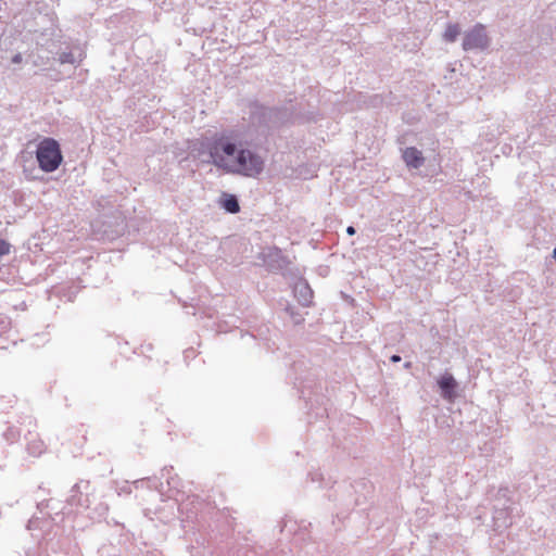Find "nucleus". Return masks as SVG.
Wrapping results in <instances>:
<instances>
[{"instance_id": "1", "label": "nucleus", "mask_w": 556, "mask_h": 556, "mask_svg": "<svg viewBox=\"0 0 556 556\" xmlns=\"http://www.w3.org/2000/svg\"><path fill=\"white\" fill-rule=\"evenodd\" d=\"M203 148L210 157L206 162L227 173L257 177L264 170L263 157L242 148L238 135L232 130L215 134L206 139Z\"/></svg>"}, {"instance_id": "2", "label": "nucleus", "mask_w": 556, "mask_h": 556, "mask_svg": "<svg viewBox=\"0 0 556 556\" xmlns=\"http://www.w3.org/2000/svg\"><path fill=\"white\" fill-rule=\"evenodd\" d=\"M36 159L40 169L52 173L59 168L63 155L59 142L53 138H45L37 146Z\"/></svg>"}, {"instance_id": "3", "label": "nucleus", "mask_w": 556, "mask_h": 556, "mask_svg": "<svg viewBox=\"0 0 556 556\" xmlns=\"http://www.w3.org/2000/svg\"><path fill=\"white\" fill-rule=\"evenodd\" d=\"M489 46V38L485 33L484 26L477 24L472 29L467 31L463 39V49L465 51L470 50H483Z\"/></svg>"}, {"instance_id": "4", "label": "nucleus", "mask_w": 556, "mask_h": 556, "mask_svg": "<svg viewBox=\"0 0 556 556\" xmlns=\"http://www.w3.org/2000/svg\"><path fill=\"white\" fill-rule=\"evenodd\" d=\"M264 262L267 267L273 271H280L286 269L290 262L288 257L278 248H271L265 253Z\"/></svg>"}, {"instance_id": "5", "label": "nucleus", "mask_w": 556, "mask_h": 556, "mask_svg": "<svg viewBox=\"0 0 556 556\" xmlns=\"http://www.w3.org/2000/svg\"><path fill=\"white\" fill-rule=\"evenodd\" d=\"M438 386L441 390V395L443 399L452 401L457 396V387L458 383L455 378L451 374H444L438 380Z\"/></svg>"}, {"instance_id": "6", "label": "nucleus", "mask_w": 556, "mask_h": 556, "mask_svg": "<svg viewBox=\"0 0 556 556\" xmlns=\"http://www.w3.org/2000/svg\"><path fill=\"white\" fill-rule=\"evenodd\" d=\"M293 292L302 306H309L313 300V290L305 280L296 282Z\"/></svg>"}, {"instance_id": "7", "label": "nucleus", "mask_w": 556, "mask_h": 556, "mask_svg": "<svg viewBox=\"0 0 556 556\" xmlns=\"http://www.w3.org/2000/svg\"><path fill=\"white\" fill-rule=\"evenodd\" d=\"M493 522L497 529L508 528L513 523L510 508H505L500 505L494 506Z\"/></svg>"}, {"instance_id": "8", "label": "nucleus", "mask_w": 556, "mask_h": 556, "mask_svg": "<svg viewBox=\"0 0 556 556\" xmlns=\"http://www.w3.org/2000/svg\"><path fill=\"white\" fill-rule=\"evenodd\" d=\"M403 160L406 165L412 168H419L425 162L421 151L414 147H409L404 150Z\"/></svg>"}, {"instance_id": "9", "label": "nucleus", "mask_w": 556, "mask_h": 556, "mask_svg": "<svg viewBox=\"0 0 556 556\" xmlns=\"http://www.w3.org/2000/svg\"><path fill=\"white\" fill-rule=\"evenodd\" d=\"M80 488H81L80 483H77L72 488V490H71L72 494L68 497L67 502L72 506L88 508L90 505L89 497H88V495H86L85 497L83 496Z\"/></svg>"}, {"instance_id": "10", "label": "nucleus", "mask_w": 556, "mask_h": 556, "mask_svg": "<svg viewBox=\"0 0 556 556\" xmlns=\"http://www.w3.org/2000/svg\"><path fill=\"white\" fill-rule=\"evenodd\" d=\"M219 203L220 206L230 214L240 212L239 200L235 194L223 193Z\"/></svg>"}, {"instance_id": "11", "label": "nucleus", "mask_w": 556, "mask_h": 556, "mask_svg": "<svg viewBox=\"0 0 556 556\" xmlns=\"http://www.w3.org/2000/svg\"><path fill=\"white\" fill-rule=\"evenodd\" d=\"M500 505L505 508H510L511 498L508 488H500L493 498V507Z\"/></svg>"}, {"instance_id": "12", "label": "nucleus", "mask_w": 556, "mask_h": 556, "mask_svg": "<svg viewBox=\"0 0 556 556\" xmlns=\"http://www.w3.org/2000/svg\"><path fill=\"white\" fill-rule=\"evenodd\" d=\"M460 34V27L458 24H448L444 31V40L447 42H454Z\"/></svg>"}, {"instance_id": "13", "label": "nucleus", "mask_w": 556, "mask_h": 556, "mask_svg": "<svg viewBox=\"0 0 556 556\" xmlns=\"http://www.w3.org/2000/svg\"><path fill=\"white\" fill-rule=\"evenodd\" d=\"M58 60L61 64H76L77 63L75 55L71 51H64V52L59 53Z\"/></svg>"}, {"instance_id": "14", "label": "nucleus", "mask_w": 556, "mask_h": 556, "mask_svg": "<svg viewBox=\"0 0 556 556\" xmlns=\"http://www.w3.org/2000/svg\"><path fill=\"white\" fill-rule=\"evenodd\" d=\"M28 451L31 455H39L43 451V444L42 442H34L31 444H28Z\"/></svg>"}, {"instance_id": "15", "label": "nucleus", "mask_w": 556, "mask_h": 556, "mask_svg": "<svg viewBox=\"0 0 556 556\" xmlns=\"http://www.w3.org/2000/svg\"><path fill=\"white\" fill-rule=\"evenodd\" d=\"M10 326H11L10 318H8L5 316H0V334L5 333L10 329Z\"/></svg>"}, {"instance_id": "16", "label": "nucleus", "mask_w": 556, "mask_h": 556, "mask_svg": "<svg viewBox=\"0 0 556 556\" xmlns=\"http://www.w3.org/2000/svg\"><path fill=\"white\" fill-rule=\"evenodd\" d=\"M10 253V243L5 240L0 239V256L7 255Z\"/></svg>"}, {"instance_id": "17", "label": "nucleus", "mask_w": 556, "mask_h": 556, "mask_svg": "<svg viewBox=\"0 0 556 556\" xmlns=\"http://www.w3.org/2000/svg\"><path fill=\"white\" fill-rule=\"evenodd\" d=\"M23 60V56L21 53H16L15 55H13L12 58V63L14 64H20Z\"/></svg>"}, {"instance_id": "18", "label": "nucleus", "mask_w": 556, "mask_h": 556, "mask_svg": "<svg viewBox=\"0 0 556 556\" xmlns=\"http://www.w3.org/2000/svg\"><path fill=\"white\" fill-rule=\"evenodd\" d=\"M390 361H391L392 363H399V362H401V356H400V355H397V354H394V355H392V356L390 357Z\"/></svg>"}, {"instance_id": "19", "label": "nucleus", "mask_w": 556, "mask_h": 556, "mask_svg": "<svg viewBox=\"0 0 556 556\" xmlns=\"http://www.w3.org/2000/svg\"><path fill=\"white\" fill-rule=\"evenodd\" d=\"M355 232H356V230H355V228H354L353 226H349V227L346 228V233H348L349 236H353V235H355Z\"/></svg>"}, {"instance_id": "20", "label": "nucleus", "mask_w": 556, "mask_h": 556, "mask_svg": "<svg viewBox=\"0 0 556 556\" xmlns=\"http://www.w3.org/2000/svg\"><path fill=\"white\" fill-rule=\"evenodd\" d=\"M404 367L407 368V369L410 368L412 367V363L410 362L405 363Z\"/></svg>"}, {"instance_id": "21", "label": "nucleus", "mask_w": 556, "mask_h": 556, "mask_svg": "<svg viewBox=\"0 0 556 556\" xmlns=\"http://www.w3.org/2000/svg\"><path fill=\"white\" fill-rule=\"evenodd\" d=\"M553 258L556 261V247L553 250Z\"/></svg>"}]
</instances>
